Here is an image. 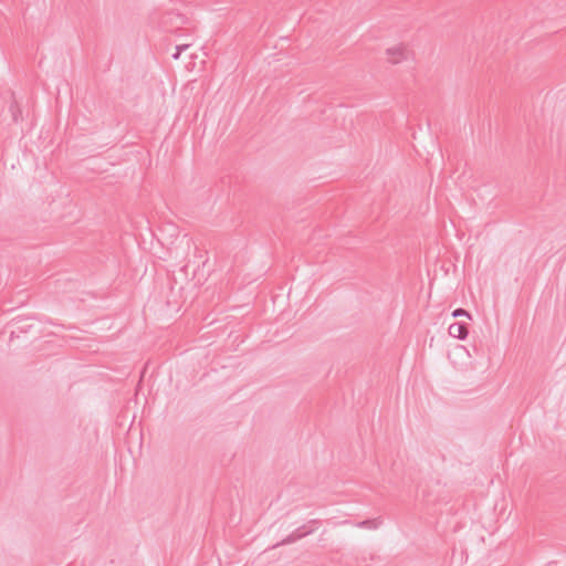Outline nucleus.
I'll return each mask as SVG.
<instances>
[{"label": "nucleus", "instance_id": "obj_1", "mask_svg": "<svg viewBox=\"0 0 566 566\" xmlns=\"http://www.w3.org/2000/svg\"><path fill=\"white\" fill-rule=\"evenodd\" d=\"M318 521L313 520L308 524H304L300 527H297L295 531H293L290 535H287L285 538H283L281 542L275 544L273 548L282 545H289L292 544L306 535L312 534L317 528Z\"/></svg>", "mask_w": 566, "mask_h": 566}, {"label": "nucleus", "instance_id": "obj_2", "mask_svg": "<svg viewBox=\"0 0 566 566\" xmlns=\"http://www.w3.org/2000/svg\"><path fill=\"white\" fill-rule=\"evenodd\" d=\"M408 49L405 44H397L386 50L388 61L392 64H398L408 57Z\"/></svg>", "mask_w": 566, "mask_h": 566}, {"label": "nucleus", "instance_id": "obj_3", "mask_svg": "<svg viewBox=\"0 0 566 566\" xmlns=\"http://www.w3.org/2000/svg\"><path fill=\"white\" fill-rule=\"evenodd\" d=\"M449 335L458 338L464 339L468 336V325L462 322H454L449 326Z\"/></svg>", "mask_w": 566, "mask_h": 566}, {"label": "nucleus", "instance_id": "obj_4", "mask_svg": "<svg viewBox=\"0 0 566 566\" xmlns=\"http://www.w3.org/2000/svg\"><path fill=\"white\" fill-rule=\"evenodd\" d=\"M381 525L380 518H371V520H365L361 522H358L355 524V526L359 528H368V530H376Z\"/></svg>", "mask_w": 566, "mask_h": 566}, {"label": "nucleus", "instance_id": "obj_5", "mask_svg": "<svg viewBox=\"0 0 566 566\" xmlns=\"http://www.w3.org/2000/svg\"><path fill=\"white\" fill-rule=\"evenodd\" d=\"M452 316L453 317H459V316L470 317V314L463 308H457L452 312Z\"/></svg>", "mask_w": 566, "mask_h": 566}, {"label": "nucleus", "instance_id": "obj_6", "mask_svg": "<svg viewBox=\"0 0 566 566\" xmlns=\"http://www.w3.org/2000/svg\"><path fill=\"white\" fill-rule=\"evenodd\" d=\"M188 46H189L188 44L177 45V46H176V50H177V51H179V52L181 53L182 51H185L186 49H188Z\"/></svg>", "mask_w": 566, "mask_h": 566}, {"label": "nucleus", "instance_id": "obj_7", "mask_svg": "<svg viewBox=\"0 0 566 566\" xmlns=\"http://www.w3.org/2000/svg\"><path fill=\"white\" fill-rule=\"evenodd\" d=\"M179 56H180V52L176 50V52H174V54H172V59L178 60Z\"/></svg>", "mask_w": 566, "mask_h": 566}]
</instances>
